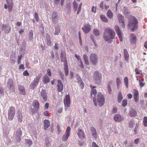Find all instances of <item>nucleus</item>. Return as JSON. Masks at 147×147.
Wrapping results in <instances>:
<instances>
[{"label":"nucleus","mask_w":147,"mask_h":147,"mask_svg":"<svg viewBox=\"0 0 147 147\" xmlns=\"http://www.w3.org/2000/svg\"><path fill=\"white\" fill-rule=\"evenodd\" d=\"M115 33L114 30L109 28L105 29L103 34V38L105 41L109 43L113 42V40L115 38Z\"/></svg>","instance_id":"f257e3e1"},{"label":"nucleus","mask_w":147,"mask_h":147,"mask_svg":"<svg viewBox=\"0 0 147 147\" xmlns=\"http://www.w3.org/2000/svg\"><path fill=\"white\" fill-rule=\"evenodd\" d=\"M128 26L129 27L131 28V32H134L138 28V26L137 19L134 16H130L128 20Z\"/></svg>","instance_id":"f03ea898"},{"label":"nucleus","mask_w":147,"mask_h":147,"mask_svg":"<svg viewBox=\"0 0 147 147\" xmlns=\"http://www.w3.org/2000/svg\"><path fill=\"white\" fill-rule=\"evenodd\" d=\"M41 76V74H38V76L36 77V78L34 79V81L31 82L30 85V87L31 89H34L38 85Z\"/></svg>","instance_id":"7ed1b4c3"},{"label":"nucleus","mask_w":147,"mask_h":147,"mask_svg":"<svg viewBox=\"0 0 147 147\" xmlns=\"http://www.w3.org/2000/svg\"><path fill=\"white\" fill-rule=\"evenodd\" d=\"M15 113V109L13 107H10L8 111V118L11 120L14 117Z\"/></svg>","instance_id":"20e7f679"},{"label":"nucleus","mask_w":147,"mask_h":147,"mask_svg":"<svg viewBox=\"0 0 147 147\" xmlns=\"http://www.w3.org/2000/svg\"><path fill=\"white\" fill-rule=\"evenodd\" d=\"M6 2L7 4H4V7L6 9L8 8L9 12H11L13 9V0H6Z\"/></svg>","instance_id":"39448f33"},{"label":"nucleus","mask_w":147,"mask_h":147,"mask_svg":"<svg viewBox=\"0 0 147 147\" xmlns=\"http://www.w3.org/2000/svg\"><path fill=\"white\" fill-rule=\"evenodd\" d=\"M97 101L100 106H102L105 102V98L103 95L100 93H98Z\"/></svg>","instance_id":"423d86ee"},{"label":"nucleus","mask_w":147,"mask_h":147,"mask_svg":"<svg viewBox=\"0 0 147 147\" xmlns=\"http://www.w3.org/2000/svg\"><path fill=\"white\" fill-rule=\"evenodd\" d=\"M22 132L21 128H19L17 129L15 134L16 140V142H19L20 141L22 136Z\"/></svg>","instance_id":"0eeeda50"},{"label":"nucleus","mask_w":147,"mask_h":147,"mask_svg":"<svg viewBox=\"0 0 147 147\" xmlns=\"http://www.w3.org/2000/svg\"><path fill=\"white\" fill-rule=\"evenodd\" d=\"M71 129L69 126H68L66 130V134L64 135L62 137V140L64 142L66 141L70 136Z\"/></svg>","instance_id":"6e6552de"},{"label":"nucleus","mask_w":147,"mask_h":147,"mask_svg":"<svg viewBox=\"0 0 147 147\" xmlns=\"http://www.w3.org/2000/svg\"><path fill=\"white\" fill-rule=\"evenodd\" d=\"M1 29L5 33L8 34L10 32L11 27L8 24H2Z\"/></svg>","instance_id":"1a4fd4ad"},{"label":"nucleus","mask_w":147,"mask_h":147,"mask_svg":"<svg viewBox=\"0 0 147 147\" xmlns=\"http://www.w3.org/2000/svg\"><path fill=\"white\" fill-rule=\"evenodd\" d=\"M101 74L98 72L96 71L94 74L93 79L96 84H99L100 83V76Z\"/></svg>","instance_id":"9d476101"},{"label":"nucleus","mask_w":147,"mask_h":147,"mask_svg":"<svg viewBox=\"0 0 147 147\" xmlns=\"http://www.w3.org/2000/svg\"><path fill=\"white\" fill-rule=\"evenodd\" d=\"M90 61L92 64L93 65H95L98 62V58L97 55L95 53H92L90 56Z\"/></svg>","instance_id":"9b49d317"},{"label":"nucleus","mask_w":147,"mask_h":147,"mask_svg":"<svg viewBox=\"0 0 147 147\" xmlns=\"http://www.w3.org/2000/svg\"><path fill=\"white\" fill-rule=\"evenodd\" d=\"M65 100H64V104L65 107H69L70 104V97L69 94L66 95Z\"/></svg>","instance_id":"f8f14e48"},{"label":"nucleus","mask_w":147,"mask_h":147,"mask_svg":"<svg viewBox=\"0 0 147 147\" xmlns=\"http://www.w3.org/2000/svg\"><path fill=\"white\" fill-rule=\"evenodd\" d=\"M91 28V26L88 24H85L84 27L82 28V29L85 34H87L90 31Z\"/></svg>","instance_id":"ddd939ff"},{"label":"nucleus","mask_w":147,"mask_h":147,"mask_svg":"<svg viewBox=\"0 0 147 147\" xmlns=\"http://www.w3.org/2000/svg\"><path fill=\"white\" fill-rule=\"evenodd\" d=\"M113 119L115 121L120 122L123 121L124 118L121 115L117 114L114 116Z\"/></svg>","instance_id":"4468645a"},{"label":"nucleus","mask_w":147,"mask_h":147,"mask_svg":"<svg viewBox=\"0 0 147 147\" xmlns=\"http://www.w3.org/2000/svg\"><path fill=\"white\" fill-rule=\"evenodd\" d=\"M115 29L120 41L122 42L123 41V39L119 27L117 25H116L115 26Z\"/></svg>","instance_id":"2eb2a0df"},{"label":"nucleus","mask_w":147,"mask_h":147,"mask_svg":"<svg viewBox=\"0 0 147 147\" xmlns=\"http://www.w3.org/2000/svg\"><path fill=\"white\" fill-rule=\"evenodd\" d=\"M7 86L9 89L11 90L12 91H13L14 88L13 84V81L11 79H9L7 82Z\"/></svg>","instance_id":"dca6fc26"},{"label":"nucleus","mask_w":147,"mask_h":147,"mask_svg":"<svg viewBox=\"0 0 147 147\" xmlns=\"http://www.w3.org/2000/svg\"><path fill=\"white\" fill-rule=\"evenodd\" d=\"M53 22V24H56L58 20V18L57 16V13L53 11L52 15Z\"/></svg>","instance_id":"f3484780"},{"label":"nucleus","mask_w":147,"mask_h":147,"mask_svg":"<svg viewBox=\"0 0 147 147\" xmlns=\"http://www.w3.org/2000/svg\"><path fill=\"white\" fill-rule=\"evenodd\" d=\"M45 145L46 147H50L51 140L49 136H46L44 138Z\"/></svg>","instance_id":"a211bd4d"},{"label":"nucleus","mask_w":147,"mask_h":147,"mask_svg":"<svg viewBox=\"0 0 147 147\" xmlns=\"http://www.w3.org/2000/svg\"><path fill=\"white\" fill-rule=\"evenodd\" d=\"M57 90L58 92H61L63 89V86L61 81L58 80L57 81Z\"/></svg>","instance_id":"6ab92c4d"},{"label":"nucleus","mask_w":147,"mask_h":147,"mask_svg":"<svg viewBox=\"0 0 147 147\" xmlns=\"http://www.w3.org/2000/svg\"><path fill=\"white\" fill-rule=\"evenodd\" d=\"M61 57L62 62H64V64H67V60L65 56V53L62 51L61 52Z\"/></svg>","instance_id":"aec40b11"},{"label":"nucleus","mask_w":147,"mask_h":147,"mask_svg":"<svg viewBox=\"0 0 147 147\" xmlns=\"http://www.w3.org/2000/svg\"><path fill=\"white\" fill-rule=\"evenodd\" d=\"M40 95L42 97L43 101H46L47 100V94L45 90L42 89L40 92Z\"/></svg>","instance_id":"412c9836"},{"label":"nucleus","mask_w":147,"mask_h":147,"mask_svg":"<svg viewBox=\"0 0 147 147\" xmlns=\"http://www.w3.org/2000/svg\"><path fill=\"white\" fill-rule=\"evenodd\" d=\"M19 90L20 91V93L23 95H25L26 94L25 90L24 87L21 85H19L18 86Z\"/></svg>","instance_id":"4be33fe9"},{"label":"nucleus","mask_w":147,"mask_h":147,"mask_svg":"<svg viewBox=\"0 0 147 147\" xmlns=\"http://www.w3.org/2000/svg\"><path fill=\"white\" fill-rule=\"evenodd\" d=\"M90 130L93 137L95 139L97 138V133L96 129L93 127H90Z\"/></svg>","instance_id":"5701e85b"},{"label":"nucleus","mask_w":147,"mask_h":147,"mask_svg":"<svg viewBox=\"0 0 147 147\" xmlns=\"http://www.w3.org/2000/svg\"><path fill=\"white\" fill-rule=\"evenodd\" d=\"M32 105L36 111H37L39 109V104L37 100H34L32 102Z\"/></svg>","instance_id":"b1692460"},{"label":"nucleus","mask_w":147,"mask_h":147,"mask_svg":"<svg viewBox=\"0 0 147 147\" xmlns=\"http://www.w3.org/2000/svg\"><path fill=\"white\" fill-rule=\"evenodd\" d=\"M43 123L44 129L45 130H46L50 126V123L49 121L48 120L45 119Z\"/></svg>","instance_id":"393cba45"},{"label":"nucleus","mask_w":147,"mask_h":147,"mask_svg":"<svg viewBox=\"0 0 147 147\" xmlns=\"http://www.w3.org/2000/svg\"><path fill=\"white\" fill-rule=\"evenodd\" d=\"M78 136L81 140H83L85 138L84 133L81 129H78Z\"/></svg>","instance_id":"a878e982"},{"label":"nucleus","mask_w":147,"mask_h":147,"mask_svg":"<svg viewBox=\"0 0 147 147\" xmlns=\"http://www.w3.org/2000/svg\"><path fill=\"white\" fill-rule=\"evenodd\" d=\"M42 81L44 84H46L50 82V79L47 75H45L43 78Z\"/></svg>","instance_id":"bb28decb"},{"label":"nucleus","mask_w":147,"mask_h":147,"mask_svg":"<svg viewBox=\"0 0 147 147\" xmlns=\"http://www.w3.org/2000/svg\"><path fill=\"white\" fill-rule=\"evenodd\" d=\"M32 144V142L30 139H25V144L28 147H30Z\"/></svg>","instance_id":"cd10ccee"},{"label":"nucleus","mask_w":147,"mask_h":147,"mask_svg":"<svg viewBox=\"0 0 147 147\" xmlns=\"http://www.w3.org/2000/svg\"><path fill=\"white\" fill-rule=\"evenodd\" d=\"M18 120L20 122L22 121L23 116L21 111H18L17 113Z\"/></svg>","instance_id":"c85d7f7f"},{"label":"nucleus","mask_w":147,"mask_h":147,"mask_svg":"<svg viewBox=\"0 0 147 147\" xmlns=\"http://www.w3.org/2000/svg\"><path fill=\"white\" fill-rule=\"evenodd\" d=\"M123 52L125 60L126 61H128L129 59V55L127 50V49H125L124 50Z\"/></svg>","instance_id":"c756f323"},{"label":"nucleus","mask_w":147,"mask_h":147,"mask_svg":"<svg viewBox=\"0 0 147 147\" xmlns=\"http://www.w3.org/2000/svg\"><path fill=\"white\" fill-rule=\"evenodd\" d=\"M137 114V113L135 110L132 109L130 111L129 115L131 117H133L136 116Z\"/></svg>","instance_id":"7c9ffc66"},{"label":"nucleus","mask_w":147,"mask_h":147,"mask_svg":"<svg viewBox=\"0 0 147 147\" xmlns=\"http://www.w3.org/2000/svg\"><path fill=\"white\" fill-rule=\"evenodd\" d=\"M117 18L119 23L123 22H124V17L121 14H118L117 16Z\"/></svg>","instance_id":"2f4dec72"},{"label":"nucleus","mask_w":147,"mask_h":147,"mask_svg":"<svg viewBox=\"0 0 147 147\" xmlns=\"http://www.w3.org/2000/svg\"><path fill=\"white\" fill-rule=\"evenodd\" d=\"M123 14L125 16H128L130 14L128 9L126 7H124L123 8Z\"/></svg>","instance_id":"473e14b6"},{"label":"nucleus","mask_w":147,"mask_h":147,"mask_svg":"<svg viewBox=\"0 0 147 147\" xmlns=\"http://www.w3.org/2000/svg\"><path fill=\"white\" fill-rule=\"evenodd\" d=\"M46 36L47 44L48 45L50 46L51 42L50 36L47 33L46 34Z\"/></svg>","instance_id":"72a5a7b5"},{"label":"nucleus","mask_w":147,"mask_h":147,"mask_svg":"<svg viewBox=\"0 0 147 147\" xmlns=\"http://www.w3.org/2000/svg\"><path fill=\"white\" fill-rule=\"evenodd\" d=\"M64 70L65 75L67 76L69 74V71L68 69V67L67 63L66 64H64Z\"/></svg>","instance_id":"f704fd0d"},{"label":"nucleus","mask_w":147,"mask_h":147,"mask_svg":"<svg viewBox=\"0 0 147 147\" xmlns=\"http://www.w3.org/2000/svg\"><path fill=\"white\" fill-rule=\"evenodd\" d=\"M131 36H134L131 39V43L132 44H136V38L135 36H134L133 33L131 34Z\"/></svg>","instance_id":"c9c22d12"},{"label":"nucleus","mask_w":147,"mask_h":147,"mask_svg":"<svg viewBox=\"0 0 147 147\" xmlns=\"http://www.w3.org/2000/svg\"><path fill=\"white\" fill-rule=\"evenodd\" d=\"M113 15V14L111 11L110 9H108L107 12V16L108 18L109 19L112 18Z\"/></svg>","instance_id":"e433bc0d"},{"label":"nucleus","mask_w":147,"mask_h":147,"mask_svg":"<svg viewBox=\"0 0 147 147\" xmlns=\"http://www.w3.org/2000/svg\"><path fill=\"white\" fill-rule=\"evenodd\" d=\"M60 30L59 27H55V31L54 33L55 35H58L60 32Z\"/></svg>","instance_id":"4c0bfd02"},{"label":"nucleus","mask_w":147,"mask_h":147,"mask_svg":"<svg viewBox=\"0 0 147 147\" xmlns=\"http://www.w3.org/2000/svg\"><path fill=\"white\" fill-rule=\"evenodd\" d=\"M33 33L32 30H30L29 33V40L30 41H32Z\"/></svg>","instance_id":"58836bf2"},{"label":"nucleus","mask_w":147,"mask_h":147,"mask_svg":"<svg viewBox=\"0 0 147 147\" xmlns=\"http://www.w3.org/2000/svg\"><path fill=\"white\" fill-rule=\"evenodd\" d=\"M101 20L104 22L107 23L108 22V20L107 18L103 15H101L100 16Z\"/></svg>","instance_id":"ea45409f"},{"label":"nucleus","mask_w":147,"mask_h":147,"mask_svg":"<svg viewBox=\"0 0 147 147\" xmlns=\"http://www.w3.org/2000/svg\"><path fill=\"white\" fill-rule=\"evenodd\" d=\"M93 33L96 36H98L100 35V31L97 29L94 28L93 30Z\"/></svg>","instance_id":"a19ab883"},{"label":"nucleus","mask_w":147,"mask_h":147,"mask_svg":"<svg viewBox=\"0 0 147 147\" xmlns=\"http://www.w3.org/2000/svg\"><path fill=\"white\" fill-rule=\"evenodd\" d=\"M124 82L126 87L127 88L128 86V78L127 77H125L124 78Z\"/></svg>","instance_id":"79ce46f5"},{"label":"nucleus","mask_w":147,"mask_h":147,"mask_svg":"<svg viewBox=\"0 0 147 147\" xmlns=\"http://www.w3.org/2000/svg\"><path fill=\"white\" fill-rule=\"evenodd\" d=\"M123 99V97L122 94L120 93L118 94V96L117 98L118 102L120 103L121 101Z\"/></svg>","instance_id":"37998d69"},{"label":"nucleus","mask_w":147,"mask_h":147,"mask_svg":"<svg viewBox=\"0 0 147 147\" xmlns=\"http://www.w3.org/2000/svg\"><path fill=\"white\" fill-rule=\"evenodd\" d=\"M111 84V82H109L108 83V84L107 85V89L108 90V92L110 94L112 92V90L111 88V86H110V84Z\"/></svg>","instance_id":"c03bdc74"},{"label":"nucleus","mask_w":147,"mask_h":147,"mask_svg":"<svg viewBox=\"0 0 147 147\" xmlns=\"http://www.w3.org/2000/svg\"><path fill=\"white\" fill-rule=\"evenodd\" d=\"M135 124V122L134 120H130L129 123V125L130 128L133 127V126Z\"/></svg>","instance_id":"a18cd8bd"},{"label":"nucleus","mask_w":147,"mask_h":147,"mask_svg":"<svg viewBox=\"0 0 147 147\" xmlns=\"http://www.w3.org/2000/svg\"><path fill=\"white\" fill-rule=\"evenodd\" d=\"M34 17L35 18L36 22H38V15L36 12H35Z\"/></svg>","instance_id":"49530a36"},{"label":"nucleus","mask_w":147,"mask_h":147,"mask_svg":"<svg viewBox=\"0 0 147 147\" xmlns=\"http://www.w3.org/2000/svg\"><path fill=\"white\" fill-rule=\"evenodd\" d=\"M143 123L144 126L147 127V117L145 116L144 117Z\"/></svg>","instance_id":"de8ad7c7"},{"label":"nucleus","mask_w":147,"mask_h":147,"mask_svg":"<svg viewBox=\"0 0 147 147\" xmlns=\"http://www.w3.org/2000/svg\"><path fill=\"white\" fill-rule=\"evenodd\" d=\"M97 91L96 89H92L91 92V95L92 96L93 95L94 96H95L97 94Z\"/></svg>","instance_id":"09e8293b"},{"label":"nucleus","mask_w":147,"mask_h":147,"mask_svg":"<svg viewBox=\"0 0 147 147\" xmlns=\"http://www.w3.org/2000/svg\"><path fill=\"white\" fill-rule=\"evenodd\" d=\"M127 100L126 99H124L122 102V106L123 107H125L127 105Z\"/></svg>","instance_id":"8fccbe9b"},{"label":"nucleus","mask_w":147,"mask_h":147,"mask_svg":"<svg viewBox=\"0 0 147 147\" xmlns=\"http://www.w3.org/2000/svg\"><path fill=\"white\" fill-rule=\"evenodd\" d=\"M139 96L138 91L136 89L134 90V96Z\"/></svg>","instance_id":"3c124183"},{"label":"nucleus","mask_w":147,"mask_h":147,"mask_svg":"<svg viewBox=\"0 0 147 147\" xmlns=\"http://www.w3.org/2000/svg\"><path fill=\"white\" fill-rule=\"evenodd\" d=\"M120 83V79L119 78H117L116 79V83H117V87L118 88H119V85Z\"/></svg>","instance_id":"603ef678"},{"label":"nucleus","mask_w":147,"mask_h":147,"mask_svg":"<svg viewBox=\"0 0 147 147\" xmlns=\"http://www.w3.org/2000/svg\"><path fill=\"white\" fill-rule=\"evenodd\" d=\"M73 8H78V4H77L76 1H74L73 2Z\"/></svg>","instance_id":"864d4df0"},{"label":"nucleus","mask_w":147,"mask_h":147,"mask_svg":"<svg viewBox=\"0 0 147 147\" xmlns=\"http://www.w3.org/2000/svg\"><path fill=\"white\" fill-rule=\"evenodd\" d=\"M54 3L57 6L59 5L60 0H54Z\"/></svg>","instance_id":"5fc2aeb1"},{"label":"nucleus","mask_w":147,"mask_h":147,"mask_svg":"<svg viewBox=\"0 0 147 147\" xmlns=\"http://www.w3.org/2000/svg\"><path fill=\"white\" fill-rule=\"evenodd\" d=\"M117 108L115 107H114L113 108L112 113L113 114H115L117 112Z\"/></svg>","instance_id":"6e6d98bb"},{"label":"nucleus","mask_w":147,"mask_h":147,"mask_svg":"<svg viewBox=\"0 0 147 147\" xmlns=\"http://www.w3.org/2000/svg\"><path fill=\"white\" fill-rule=\"evenodd\" d=\"M3 89L0 86V96L4 94Z\"/></svg>","instance_id":"4d7b16f0"},{"label":"nucleus","mask_w":147,"mask_h":147,"mask_svg":"<svg viewBox=\"0 0 147 147\" xmlns=\"http://www.w3.org/2000/svg\"><path fill=\"white\" fill-rule=\"evenodd\" d=\"M54 49L58 50L59 49V46L58 44L57 43H56L55 44V45L54 46Z\"/></svg>","instance_id":"13d9d810"},{"label":"nucleus","mask_w":147,"mask_h":147,"mask_svg":"<svg viewBox=\"0 0 147 147\" xmlns=\"http://www.w3.org/2000/svg\"><path fill=\"white\" fill-rule=\"evenodd\" d=\"M23 74L24 76H28L29 75V74L27 70H25L23 73Z\"/></svg>","instance_id":"bf43d9fd"},{"label":"nucleus","mask_w":147,"mask_h":147,"mask_svg":"<svg viewBox=\"0 0 147 147\" xmlns=\"http://www.w3.org/2000/svg\"><path fill=\"white\" fill-rule=\"evenodd\" d=\"M90 37L93 42H94V41H95V37L94 35H91L90 36Z\"/></svg>","instance_id":"052dcab7"},{"label":"nucleus","mask_w":147,"mask_h":147,"mask_svg":"<svg viewBox=\"0 0 147 147\" xmlns=\"http://www.w3.org/2000/svg\"><path fill=\"white\" fill-rule=\"evenodd\" d=\"M139 82L140 87H142L145 85V83L142 82L140 80H139Z\"/></svg>","instance_id":"680f3d73"},{"label":"nucleus","mask_w":147,"mask_h":147,"mask_svg":"<svg viewBox=\"0 0 147 147\" xmlns=\"http://www.w3.org/2000/svg\"><path fill=\"white\" fill-rule=\"evenodd\" d=\"M100 7L102 9H104L103 2L102 1L100 4Z\"/></svg>","instance_id":"e2e57ef3"},{"label":"nucleus","mask_w":147,"mask_h":147,"mask_svg":"<svg viewBox=\"0 0 147 147\" xmlns=\"http://www.w3.org/2000/svg\"><path fill=\"white\" fill-rule=\"evenodd\" d=\"M134 100L136 102H137L139 100V96H134Z\"/></svg>","instance_id":"0e129e2a"},{"label":"nucleus","mask_w":147,"mask_h":147,"mask_svg":"<svg viewBox=\"0 0 147 147\" xmlns=\"http://www.w3.org/2000/svg\"><path fill=\"white\" fill-rule=\"evenodd\" d=\"M61 77V78L63 79L64 78V75L63 73L60 72L59 73Z\"/></svg>","instance_id":"69168bd1"},{"label":"nucleus","mask_w":147,"mask_h":147,"mask_svg":"<svg viewBox=\"0 0 147 147\" xmlns=\"http://www.w3.org/2000/svg\"><path fill=\"white\" fill-rule=\"evenodd\" d=\"M47 72L48 75L50 76H51V73L50 69H48L47 70Z\"/></svg>","instance_id":"338daca9"},{"label":"nucleus","mask_w":147,"mask_h":147,"mask_svg":"<svg viewBox=\"0 0 147 147\" xmlns=\"http://www.w3.org/2000/svg\"><path fill=\"white\" fill-rule=\"evenodd\" d=\"M92 147H98V146L96 144V143L94 142H93L92 143Z\"/></svg>","instance_id":"774afa93"}]
</instances>
